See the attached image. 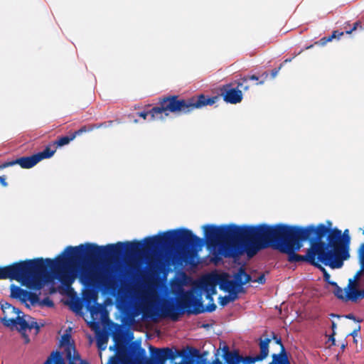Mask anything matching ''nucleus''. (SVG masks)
Returning a JSON list of instances; mask_svg holds the SVG:
<instances>
[{"label":"nucleus","instance_id":"obj_46","mask_svg":"<svg viewBox=\"0 0 364 364\" xmlns=\"http://www.w3.org/2000/svg\"><path fill=\"white\" fill-rule=\"evenodd\" d=\"M331 328L333 332H335V329L336 328V324L334 321H332Z\"/></svg>","mask_w":364,"mask_h":364},{"label":"nucleus","instance_id":"obj_37","mask_svg":"<svg viewBox=\"0 0 364 364\" xmlns=\"http://www.w3.org/2000/svg\"><path fill=\"white\" fill-rule=\"evenodd\" d=\"M0 183L4 187L8 186V183L6 181V176H0Z\"/></svg>","mask_w":364,"mask_h":364},{"label":"nucleus","instance_id":"obj_20","mask_svg":"<svg viewBox=\"0 0 364 364\" xmlns=\"http://www.w3.org/2000/svg\"><path fill=\"white\" fill-rule=\"evenodd\" d=\"M75 139V135L71 133L68 136H63L60 137L58 140L52 142L53 147H61L63 146L68 144L71 141Z\"/></svg>","mask_w":364,"mask_h":364},{"label":"nucleus","instance_id":"obj_33","mask_svg":"<svg viewBox=\"0 0 364 364\" xmlns=\"http://www.w3.org/2000/svg\"><path fill=\"white\" fill-rule=\"evenodd\" d=\"M334 294L338 299L345 300V296L343 295V289L340 287H337L335 289Z\"/></svg>","mask_w":364,"mask_h":364},{"label":"nucleus","instance_id":"obj_42","mask_svg":"<svg viewBox=\"0 0 364 364\" xmlns=\"http://www.w3.org/2000/svg\"><path fill=\"white\" fill-rule=\"evenodd\" d=\"M345 317L346 318L351 319V320H353V321H356L358 322H360L361 321V320H357L355 316L353 314H347V315L345 316Z\"/></svg>","mask_w":364,"mask_h":364},{"label":"nucleus","instance_id":"obj_41","mask_svg":"<svg viewBox=\"0 0 364 364\" xmlns=\"http://www.w3.org/2000/svg\"><path fill=\"white\" fill-rule=\"evenodd\" d=\"M360 326L358 325L356 328H355L350 333H349V335L355 337L357 336L358 332L360 331Z\"/></svg>","mask_w":364,"mask_h":364},{"label":"nucleus","instance_id":"obj_27","mask_svg":"<svg viewBox=\"0 0 364 364\" xmlns=\"http://www.w3.org/2000/svg\"><path fill=\"white\" fill-rule=\"evenodd\" d=\"M27 301H29L32 305H35L36 304L38 303L39 296L36 293L28 291V294H27L26 298V302Z\"/></svg>","mask_w":364,"mask_h":364},{"label":"nucleus","instance_id":"obj_49","mask_svg":"<svg viewBox=\"0 0 364 364\" xmlns=\"http://www.w3.org/2000/svg\"><path fill=\"white\" fill-rule=\"evenodd\" d=\"M330 316H331V317H338V318H339V317H340V316H338V315H337V314H330Z\"/></svg>","mask_w":364,"mask_h":364},{"label":"nucleus","instance_id":"obj_9","mask_svg":"<svg viewBox=\"0 0 364 364\" xmlns=\"http://www.w3.org/2000/svg\"><path fill=\"white\" fill-rule=\"evenodd\" d=\"M67 359L69 360L68 364H89L86 360H81L79 353L75 348L70 347L67 349ZM65 364L60 352L56 350L50 353L43 364Z\"/></svg>","mask_w":364,"mask_h":364},{"label":"nucleus","instance_id":"obj_2","mask_svg":"<svg viewBox=\"0 0 364 364\" xmlns=\"http://www.w3.org/2000/svg\"><path fill=\"white\" fill-rule=\"evenodd\" d=\"M141 252H144V242L137 240L105 246L94 243L68 246L55 259L41 257L0 267V279H14L29 289L40 290L50 279V269L65 288L70 289L75 280L71 267L94 264L103 258L136 255Z\"/></svg>","mask_w":364,"mask_h":364},{"label":"nucleus","instance_id":"obj_43","mask_svg":"<svg viewBox=\"0 0 364 364\" xmlns=\"http://www.w3.org/2000/svg\"><path fill=\"white\" fill-rule=\"evenodd\" d=\"M335 334H336V333L333 332L332 334L328 338V341H331V344L333 346L336 345V341H335V338H334Z\"/></svg>","mask_w":364,"mask_h":364},{"label":"nucleus","instance_id":"obj_12","mask_svg":"<svg viewBox=\"0 0 364 364\" xmlns=\"http://www.w3.org/2000/svg\"><path fill=\"white\" fill-rule=\"evenodd\" d=\"M272 338L277 344L279 345L280 351L279 353H273L272 355V361L268 364H291L282 339L278 338L274 333H272Z\"/></svg>","mask_w":364,"mask_h":364},{"label":"nucleus","instance_id":"obj_23","mask_svg":"<svg viewBox=\"0 0 364 364\" xmlns=\"http://www.w3.org/2000/svg\"><path fill=\"white\" fill-rule=\"evenodd\" d=\"M237 294H229L228 296H220L219 297V304L222 306H225L227 305L229 302L235 301L236 299H237Z\"/></svg>","mask_w":364,"mask_h":364},{"label":"nucleus","instance_id":"obj_16","mask_svg":"<svg viewBox=\"0 0 364 364\" xmlns=\"http://www.w3.org/2000/svg\"><path fill=\"white\" fill-rule=\"evenodd\" d=\"M357 283L353 282L352 279L349 280L348 284V291H346L345 295L346 301H351L353 302H356L358 299H360V289L356 288Z\"/></svg>","mask_w":364,"mask_h":364},{"label":"nucleus","instance_id":"obj_18","mask_svg":"<svg viewBox=\"0 0 364 364\" xmlns=\"http://www.w3.org/2000/svg\"><path fill=\"white\" fill-rule=\"evenodd\" d=\"M111 272L106 270L102 273L89 274L87 275V279L90 282L94 281V279H97L103 284H108L111 281Z\"/></svg>","mask_w":364,"mask_h":364},{"label":"nucleus","instance_id":"obj_29","mask_svg":"<svg viewBox=\"0 0 364 364\" xmlns=\"http://www.w3.org/2000/svg\"><path fill=\"white\" fill-rule=\"evenodd\" d=\"M334 36H329L328 37H323L321 38L318 41L315 42V44L319 45L321 46H325L328 42L331 41L333 39Z\"/></svg>","mask_w":364,"mask_h":364},{"label":"nucleus","instance_id":"obj_7","mask_svg":"<svg viewBox=\"0 0 364 364\" xmlns=\"http://www.w3.org/2000/svg\"><path fill=\"white\" fill-rule=\"evenodd\" d=\"M151 352V350H149ZM145 350L141 348L139 343H132L129 348L124 346H117V357L114 358L110 364H125L130 360L141 363L142 360L144 364L149 358H145ZM151 355L150 358H151Z\"/></svg>","mask_w":364,"mask_h":364},{"label":"nucleus","instance_id":"obj_28","mask_svg":"<svg viewBox=\"0 0 364 364\" xmlns=\"http://www.w3.org/2000/svg\"><path fill=\"white\" fill-rule=\"evenodd\" d=\"M114 122V120H109V121H107V122H102V123H98V124H93L94 130H95L96 129H100V128L110 127L112 126Z\"/></svg>","mask_w":364,"mask_h":364},{"label":"nucleus","instance_id":"obj_8","mask_svg":"<svg viewBox=\"0 0 364 364\" xmlns=\"http://www.w3.org/2000/svg\"><path fill=\"white\" fill-rule=\"evenodd\" d=\"M218 279L219 288L224 291H228L229 294H232L238 293L243 285L251 281L252 277L246 273L245 269L243 267H240L234 274V279H229L228 274L218 275Z\"/></svg>","mask_w":364,"mask_h":364},{"label":"nucleus","instance_id":"obj_36","mask_svg":"<svg viewBox=\"0 0 364 364\" xmlns=\"http://www.w3.org/2000/svg\"><path fill=\"white\" fill-rule=\"evenodd\" d=\"M43 303L49 307H52L54 306L53 301L48 298L43 299Z\"/></svg>","mask_w":364,"mask_h":364},{"label":"nucleus","instance_id":"obj_22","mask_svg":"<svg viewBox=\"0 0 364 364\" xmlns=\"http://www.w3.org/2000/svg\"><path fill=\"white\" fill-rule=\"evenodd\" d=\"M21 314H18V316H16L14 324V326L18 325L19 328L18 330L20 331H26L28 327V323L22 317L20 316ZM13 326V324H11Z\"/></svg>","mask_w":364,"mask_h":364},{"label":"nucleus","instance_id":"obj_40","mask_svg":"<svg viewBox=\"0 0 364 364\" xmlns=\"http://www.w3.org/2000/svg\"><path fill=\"white\" fill-rule=\"evenodd\" d=\"M255 282L259 283V284H264L265 282V277L264 274L260 275L258 277L257 279L255 280Z\"/></svg>","mask_w":364,"mask_h":364},{"label":"nucleus","instance_id":"obj_34","mask_svg":"<svg viewBox=\"0 0 364 364\" xmlns=\"http://www.w3.org/2000/svg\"><path fill=\"white\" fill-rule=\"evenodd\" d=\"M28 329L35 328L36 331V333L39 332L40 326L38 324L36 321H31L30 323H28Z\"/></svg>","mask_w":364,"mask_h":364},{"label":"nucleus","instance_id":"obj_4","mask_svg":"<svg viewBox=\"0 0 364 364\" xmlns=\"http://www.w3.org/2000/svg\"><path fill=\"white\" fill-rule=\"evenodd\" d=\"M150 350L151 356L146 364H223L218 358L208 363L200 351L193 347L178 350L174 347L158 348L150 346ZM223 351L225 364H244L245 356L237 350H230L229 347L225 346Z\"/></svg>","mask_w":364,"mask_h":364},{"label":"nucleus","instance_id":"obj_13","mask_svg":"<svg viewBox=\"0 0 364 364\" xmlns=\"http://www.w3.org/2000/svg\"><path fill=\"white\" fill-rule=\"evenodd\" d=\"M217 284H219L218 277L206 278L201 282V289L206 293L208 300L213 301V296L217 293Z\"/></svg>","mask_w":364,"mask_h":364},{"label":"nucleus","instance_id":"obj_44","mask_svg":"<svg viewBox=\"0 0 364 364\" xmlns=\"http://www.w3.org/2000/svg\"><path fill=\"white\" fill-rule=\"evenodd\" d=\"M363 271L362 269L358 271L355 275L354 276V280L356 281V280H358L360 277V274H361V272Z\"/></svg>","mask_w":364,"mask_h":364},{"label":"nucleus","instance_id":"obj_38","mask_svg":"<svg viewBox=\"0 0 364 364\" xmlns=\"http://www.w3.org/2000/svg\"><path fill=\"white\" fill-rule=\"evenodd\" d=\"M11 166V161H6L0 164V170Z\"/></svg>","mask_w":364,"mask_h":364},{"label":"nucleus","instance_id":"obj_51","mask_svg":"<svg viewBox=\"0 0 364 364\" xmlns=\"http://www.w3.org/2000/svg\"><path fill=\"white\" fill-rule=\"evenodd\" d=\"M29 341V338L28 337H26V342H28Z\"/></svg>","mask_w":364,"mask_h":364},{"label":"nucleus","instance_id":"obj_1","mask_svg":"<svg viewBox=\"0 0 364 364\" xmlns=\"http://www.w3.org/2000/svg\"><path fill=\"white\" fill-rule=\"evenodd\" d=\"M203 228L207 247H219L225 258L237 259L245 252L251 258L259 250L272 247L287 254L291 263L305 262L316 266L321 262L335 269L314 225H205Z\"/></svg>","mask_w":364,"mask_h":364},{"label":"nucleus","instance_id":"obj_19","mask_svg":"<svg viewBox=\"0 0 364 364\" xmlns=\"http://www.w3.org/2000/svg\"><path fill=\"white\" fill-rule=\"evenodd\" d=\"M56 150V147H53L51 143L48 144L47 146H46V148L42 151H40L35 154L37 156L38 161H41L43 159H49L51 156H53V154L55 153Z\"/></svg>","mask_w":364,"mask_h":364},{"label":"nucleus","instance_id":"obj_3","mask_svg":"<svg viewBox=\"0 0 364 364\" xmlns=\"http://www.w3.org/2000/svg\"><path fill=\"white\" fill-rule=\"evenodd\" d=\"M204 307L200 295L196 296L191 290L181 291L176 303L173 300L164 302L161 307V314L158 304L151 297H144L139 304H135L130 309V315L135 318L142 314L143 319L156 321L161 316L168 317L172 321L178 320L181 314L186 312L188 314H199L204 312H213L216 309V305L213 301Z\"/></svg>","mask_w":364,"mask_h":364},{"label":"nucleus","instance_id":"obj_35","mask_svg":"<svg viewBox=\"0 0 364 364\" xmlns=\"http://www.w3.org/2000/svg\"><path fill=\"white\" fill-rule=\"evenodd\" d=\"M282 65H283V63L280 64V65L277 68H274L271 71V76L272 78H274L277 75V74H278L279 71L280 70V69L282 68Z\"/></svg>","mask_w":364,"mask_h":364},{"label":"nucleus","instance_id":"obj_45","mask_svg":"<svg viewBox=\"0 0 364 364\" xmlns=\"http://www.w3.org/2000/svg\"><path fill=\"white\" fill-rule=\"evenodd\" d=\"M301 52H302V50H301L300 52H299L297 54H295V55L293 56V58H291L286 59V60L284 61V63H288V62H291V61L292 60V59H293L295 56H296L297 55L300 54Z\"/></svg>","mask_w":364,"mask_h":364},{"label":"nucleus","instance_id":"obj_47","mask_svg":"<svg viewBox=\"0 0 364 364\" xmlns=\"http://www.w3.org/2000/svg\"><path fill=\"white\" fill-rule=\"evenodd\" d=\"M360 299H363L364 298V290L363 289H360Z\"/></svg>","mask_w":364,"mask_h":364},{"label":"nucleus","instance_id":"obj_39","mask_svg":"<svg viewBox=\"0 0 364 364\" xmlns=\"http://www.w3.org/2000/svg\"><path fill=\"white\" fill-rule=\"evenodd\" d=\"M343 32H339L338 31H334L331 36H334L333 38H340L343 35Z\"/></svg>","mask_w":364,"mask_h":364},{"label":"nucleus","instance_id":"obj_21","mask_svg":"<svg viewBox=\"0 0 364 364\" xmlns=\"http://www.w3.org/2000/svg\"><path fill=\"white\" fill-rule=\"evenodd\" d=\"M269 76V74L267 72H264L260 77H258L255 75H247L246 77H248L249 80H255L257 82L255 83L256 85H261L264 83V82L267 80V77Z\"/></svg>","mask_w":364,"mask_h":364},{"label":"nucleus","instance_id":"obj_50","mask_svg":"<svg viewBox=\"0 0 364 364\" xmlns=\"http://www.w3.org/2000/svg\"><path fill=\"white\" fill-rule=\"evenodd\" d=\"M312 47H313V45H310V46L306 47V49H309V48H311Z\"/></svg>","mask_w":364,"mask_h":364},{"label":"nucleus","instance_id":"obj_25","mask_svg":"<svg viewBox=\"0 0 364 364\" xmlns=\"http://www.w3.org/2000/svg\"><path fill=\"white\" fill-rule=\"evenodd\" d=\"M61 345L65 346V351L66 355L68 348L70 347L72 348H75V346L71 343V336L68 333H65L62 336Z\"/></svg>","mask_w":364,"mask_h":364},{"label":"nucleus","instance_id":"obj_5","mask_svg":"<svg viewBox=\"0 0 364 364\" xmlns=\"http://www.w3.org/2000/svg\"><path fill=\"white\" fill-rule=\"evenodd\" d=\"M218 100V96L209 97L203 94L186 99L176 95H168L160 98L157 106L148 112H139L138 115L144 119L150 116L151 120H164L170 113L187 114L196 109L212 105Z\"/></svg>","mask_w":364,"mask_h":364},{"label":"nucleus","instance_id":"obj_31","mask_svg":"<svg viewBox=\"0 0 364 364\" xmlns=\"http://www.w3.org/2000/svg\"><path fill=\"white\" fill-rule=\"evenodd\" d=\"M358 28H360V29H363L364 30V27H363L362 24H361V22L358 21L356 22H355L353 23V28L349 30V31H346V33L347 34H350L353 31H355L356 29H358Z\"/></svg>","mask_w":364,"mask_h":364},{"label":"nucleus","instance_id":"obj_26","mask_svg":"<svg viewBox=\"0 0 364 364\" xmlns=\"http://www.w3.org/2000/svg\"><path fill=\"white\" fill-rule=\"evenodd\" d=\"M93 130H94L93 124H90L82 126L78 130L73 132V134L75 135V138L77 136H80L83 133L92 132Z\"/></svg>","mask_w":364,"mask_h":364},{"label":"nucleus","instance_id":"obj_10","mask_svg":"<svg viewBox=\"0 0 364 364\" xmlns=\"http://www.w3.org/2000/svg\"><path fill=\"white\" fill-rule=\"evenodd\" d=\"M270 338L260 337L259 338V353L255 355L245 356L244 364H255L256 362L262 361L269 355Z\"/></svg>","mask_w":364,"mask_h":364},{"label":"nucleus","instance_id":"obj_6","mask_svg":"<svg viewBox=\"0 0 364 364\" xmlns=\"http://www.w3.org/2000/svg\"><path fill=\"white\" fill-rule=\"evenodd\" d=\"M329 226L323 223L314 225L316 235L320 240L326 237L324 242L325 250L335 269L341 268L343 261L350 257L349 248L350 237L348 235V230H345L343 233L337 228H331V222L328 221Z\"/></svg>","mask_w":364,"mask_h":364},{"label":"nucleus","instance_id":"obj_24","mask_svg":"<svg viewBox=\"0 0 364 364\" xmlns=\"http://www.w3.org/2000/svg\"><path fill=\"white\" fill-rule=\"evenodd\" d=\"M249 79L246 76L239 79L237 82V87L240 88V90L247 91L249 90L250 85Z\"/></svg>","mask_w":364,"mask_h":364},{"label":"nucleus","instance_id":"obj_17","mask_svg":"<svg viewBox=\"0 0 364 364\" xmlns=\"http://www.w3.org/2000/svg\"><path fill=\"white\" fill-rule=\"evenodd\" d=\"M10 296L12 299H16L19 300L22 303H26V298L28 294L27 290L23 289L15 284H11L10 286Z\"/></svg>","mask_w":364,"mask_h":364},{"label":"nucleus","instance_id":"obj_48","mask_svg":"<svg viewBox=\"0 0 364 364\" xmlns=\"http://www.w3.org/2000/svg\"><path fill=\"white\" fill-rule=\"evenodd\" d=\"M328 284H331V285H332V286L336 287V288L337 287H338V284H337V283H336V282H331V281H329Z\"/></svg>","mask_w":364,"mask_h":364},{"label":"nucleus","instance_id":"obj_11","mask_svg":"<svg viewBox=\"0 0 364 364\" xmlns=\"http://www.w3.org/2000/svg\"><path fill=\"white\" fill-rule=\"evenodd\" d=\"M1 307L4 314L2 321L6 326L14 324L15 320H16L15 318L16 316L22 313L18 309L13 306L8 302L2 303Z\"/></svg>","mask_w":364,"mask_h":364},{"label":"nucleus","instance_id":"obj_14","mask_svg":"<svg viewBox=\"0 0 364 364\" xmlns=\"http://www.w3.org/2000/svg\"><path fill=\"white\" fill-rule=\"evenodd\" d=\"M223 95V99L226 102L230 104H237L242 101V90H240L237 88H228L225 89V90L222 92Z\"/></svg>","mask_w":364,"mask_h":364},{"label":"nucleus","instance_id":"obj_32","mask_svg":"<svg viewBox=\"0 0 364 364\" xmlns=\"http://www.w3.org/2000/svg\"><path fill=\"white\" fill-rule=\"evenodd\" d=\"M315 267L320 268L323 271L324 281L328 283L331 278L330 274L326 272V270L323 267H321V265L319 263L318 265H316Z\"/></svg>","mask_w":364,"mask_h":364},{"label":"nucleus","instance_id":"obj_15","mask_svg":"<svg viewBox=\"0 0 364 364\" xmlns=\"http://www.w3.org/2000/svg\"><path fill=\"white\" fill-rule=\"evenodd\" d=\"M38 160L36 154L30 156H23L15 160L11 161V166L19 165L23 168H31L38 163Z\"/></svg>","mask_w":364,"mask_h":364},{"label":"nucleus","instance_id":"obj_30","mask_svg":"<svg viewBox=\"0 0 364 364\" xmlns=\"http://www.w3.org/2000/svg\"><path fill=\"white\" fill-rule=\"evenodd\" d=\"M107 341V337L104 336H99L97 339V343L99 348L104 349L105 347L102 348V345H105Z\"/></svg>","mask_w":364,"mask_h":364}]
</instances>
